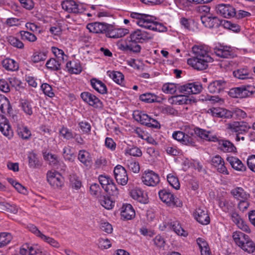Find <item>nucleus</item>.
Segmentation results:
<instances>
[{
  "instance_id": "nucleus-60",
  "label": "nucleus",
  "mask_w": 255,
  "mask_h": 255,
  "mask_svg": "<svg viewBox=\"0 0 255 255\" xmlns=\"http://www.w3.org/2000/svg\"><path fill=\"white\" fill-rule=\"evenodd\" d=\"M21 107L25 113L28 115L32 114V110L30 103L26 100H22L21 103Z\"/></svg>"
},
{
  "instance_id": "nucleus-50",
  "label": "nucleus",
  "mask_w": 255,
  "mask_h": 255,
  "mask_svg": "<svg viewBox=\"0 0 255 255\" xmlns=\"http://www.w3.org/2000/svg\"><path fill=\"white\" fill-rule=\"evenodd\" d=\"M61 63L54 58L49 59L46 63V67L51 70H58L60 68Z\"/></svg>"
},
{
  "instance_id": "nucleus-18",
  "label": "nucleus",
  "mask_w": 255,
  "mask_h": 255,
  "mask_svg": "<svg viewBox=\"0 0 255 255\" xmlns=\"http://www.w3.org/2000/svg\"><path fill=\"white\" fill-rule=\"evenodd\" d=\"M214 52L219 57L222 58H231L234 57V53L231 47L220 46L214 48Z\"/></svg>"
},
{
  "instance_id": "nucleus-29",
  "label": "nucleus",
  "mask_w": 255,
  "mask_h": 255,
  "mask_svg": "<svg viewBox=\"0 0 255 255\" xmlns=\"http://www.w3.org/2000/svg\"><path fill=\"white\" fill-rule=\"evenodd\" d=\"M227 160L234 169L241 171L246 170V166L237 157L234 156L228 157L227 158Z\"/></svg>"
},
{
  "instance_id": "nucleus-19",
  "label": "nucleus",
  "mask_w": 255,
  "mask_h": 255,
  "mask_svg": "<svg viewBox=\"0 0 255 255\" xmlns=\"http://www.w3.org/2000/svg\"><path fill=\"white\" fill-rule=\"evenodd\" d=\"M172 137L185 145H194V144L193 138L181 131H174L172 134Z\"/></svg>"
},
{
  "instance_id": "nucleus-35",
  "label": "nucleus",
  "mask_w": 255,
  "mask_h": 255,
  "mask_svg": "<svg viewBox=\"0 0 255 255\" xmlns=\"http://www.w3.org/2000/svg\"><path fill=\"white\" fill-rule=\"evenodd\" d=\"M197 243L200 248L201 255H211L208 244L205 240L199 238L197 239Z\"/></svg>"
},
{
  "instance_id": "nucleus-11",
  "label": "nucleus",
  "mask_w": 255,
  "mask_h": 255,
  "mask_svg": "<svg viewBox=\"0 0 255 255\" xmlns=\"http://www.w3.org/2000/svg\"><path fill=\"white\" fill-rule=\"evenodd\" d=\"M80 96L82 100L90 106L96 108H100L103 106L102 102L91 93L84 92L81 94Z\"/></svg>"
},
{
  "instance_id": "nucleus-28",
  "label": "nucleus",
  "mask_w": 255,
  "mask_h": 255,
  "mask_svg": "<svg viewBox=\"0 0 255 255\" xmlns=\"http://www.w3.org/2000/svg\"><path fill=\"white\" fill-rule=\"evenodd\" d=\"M135 211L129 204H124L121 211L122 217L126 220H131L135 217Z\"/></svg>"
},
{
  "instance_id": "nucleus-51",
  "label": "nucleus",
  "mask_w": 255,
  "mask_h": 255,
  "mask_svg": "<svg viewBox=\"0 0 255 255\" xmlns=\"http://www.w3.org/2000/svg\"><path fill=\"white\" fill-rule=\"evenodd\" d=\"M7 41L10 45L19 49L24 48V44L17 38L12 36H9L7 37Z\"/></svg>"
},
{
  "instance_id": "nucleus-64",
  "label": "nucleus",
  "mask_w": 255,
  "mask_h": 255,
  "mask_svg": "<svg viewBox=\"0 0 255 255\" xmlns=\"http://www.w3.org/2000/svg\"><path fill=\"white\" fill-rule=\"evenodd\" d=\"M247 163L249 168L255 172V155L250 156L247 159Z\"/></svg>"
},
{
  "instance_id": "nucleus-20",
  "label": "nucleus",
  "mask_w": 255,
  "mask_h": 255,
  "mask_svg": "<svg viewBox=\"0 0 255 255\" xmlns=\"http://www.w3.org/2000/svg\"><path fill=\"white\" fill-rule=\"evenodd\" d=\"M0 131L8 138L13 136V130L7 119L3 116H0Z\"/></svg>"
},
{
  "instance_id": "nucleus-1",
  "label": "nucleus",
  "mask_w": 255,
  "mask_h": 255,
  "mask_svg": "<svg viewBox=\"0 0 255 255\" xmlns=\"http://www.w3.org/2000/svg\"><path fill=\"white\" fill-rule=\"evenodd\" d=\"M192 52L194 56L187 60V63L195 69H206L208 66V63L213 61V59L208 55L205 47L194 46L192 47Z\"/></svg>"
},
{
  "instance_id": "nucleus-3",
  "label": "nucleus",
  "mask_w": 255,
  "mask_h": 255,
  "mask_svg": "<svg viewBox=\"0 0 255 255\" xmlns=\"http://www.w3.org/2000/svg\"><path fill=\"white\" fill-rule=\"evenodd\" d=\"M158 195L160 200L168 206H182V202L179 199L175 198L173 194L165 190L159 191Z\"/></svg>"
},
{
  "instance_id": "nucleus-41",
  "label": "nucleus",
  "mask_w": 255,
  "mask_h": 255,
  "mask_svg": "<svg viewBox=\"0 0 255 255\" xmlns=\"http://www.w3.org/2000/svg\"><path fill=\"white\" fill-rule=\"evenodd\" d=\"M233 74L235 77L241 80H245L247 79L253 78L252 77L250 76V74L249 73L248 71L245 69H241L235 71L233 72Z\"/></svg>"
},
{
  "instance_id": "nucleus-7",
  "label": "nucleus",
  "mask_w": 255,
  "mask_h": 255,
  "mask_svg": "<svg viewBox=\"0 0 255 255\" xmlns=\"http://www.w3.org/2000/svg\"><path fill=\"white\" fill-rule=\"evenodd\" d=\"M228 128L231 132H236L237 134H242L248 132L251 126L244 122H234L227 125Z\"/></svg>"
},
{
  "instance_id": "nucleus-8",
  "label": "nucleus",
  "mask_w": 255,
  "mask_h": 255,
  "mask_svg": "<svg viewBox=\"0 0 255 255\" xmlns=\"http://www.w3.org/2000/svg\"><path fill=\"white\" fill-rule=\"evenodd\" d=\"M202 86L198 83H188L179 87V91L184 94H197L200 93Z\"/></svg>"
},
{
  "instance_id": "nucleus-14",
  "label": "nucleus",
  "mask_w": 255,
  "mask_h": 255,
  "mask_svg": "<svg viewBox=\"0 0 255 255\" xmlns=\"http://www.w3.org/2000/svg\"><path fill=\"white\" fill-rule=\"evenodd\" d=\"M194 216L197 221L201 224L206 225L210 223V219L205 207L197 208L194 213Z\"/></svg>"
},
{
  "instance_id": "nucleus-2",
  "label": "nucleus",
  "mask_w": 255,
  "mask_h": 255,
  "mask_svg": "<svg viewBox=\"0 0 255 255\" xmlns=\"http://www.w3.org/2000/svg\"><path fill=\"white\" fill-rule=\"evenodd\" d=\"M255 93V87L250 85H243L239 87L231 89L229 95L236 98H245L252 96Z\"/></svg>"
},
{
  "instance_id": "nucleus-26",
  "label": "nucleus",
  "mask_w": 255,
  "mask_h": 255,
  "mask_svg": "<svg viewBox=\"0 0 255 255\" xmlns=\"http://www.w3.org/2000/svg\"><path fill=\"white\" fill-rule=\"evenodd\" d=\"M231 218L232 221L242 230L248 233L251 232V230L248 225L243 220L237 212H233L231 214Z\"/></svg>"
},
{
  "instance_id": "nucleus-63",
  "label": "nucleus",
  "mask_w": 255,
  "mask_h": 255,
  "mask_svg": "<svg viewBox=\"0 0 255 255\" xmlns=\"http://www.w3.org/2000/svg\"><path fill=\"white\" fill-rule=\"evenodd\" d=\"M59 132L63 137L66 139H70L74 138V134L66 128L63 127Z\"/></svg>"
},
{
  "instance_id": "nucleus-47",
  "label": "nucleus",
  "mask_w": 255,
  "mask_h": 255,
  "mask_svg": "<svg viewBox=\"0 0 255 255\" xmlns=\"http://www.w3.org/2000/svg\"><path fill=\"white\" fill-rule=\"evenodd\" d=\"M69 179L70 185L72 188L78 190L81 188L82 186V182L79 177L75 174L70 175Z\"/></svg>"
},
{
  "instance_id": "nucleus-46",
  "label": "nucleus",
  "mask_w": 255,
  "mask_h": 255,
  "mask_svg": "<svg viewBox=\"0 0 255 255\" xmlns=\"http://www.w3.org/2000/svg\"><path fill=\"white\" fill-rule=\"evenodd\" d=\"M180 86H177L172 83H168L164 84L162 86V91L167 94H174L177 89H179V87Z\"/></svg>"
},
{
  "instance_id": "nucleus-23",
  "label": "nucleus",
  "mask_w": 255,
  "mask_h": 255,
  "mask_svg": "<svg viewBox=\"0 0 255 255\" xmlns=\"http://www.w3.org/2000/svg\"><path fill=\"white\" fill-rule=\"evenodd\" d=\"M207 113L211 114L213 117L218 118H231L233 116L232 112L221 108L209 109Z\"/></svg>"
},
{
  "instance_id": "nucleus-39",
  "label": "nucleus",
  "mask_w": 255,
  "mask_h": 255,
  "mask_svg": "<svg viewBox=\"0 0 255 255\" xmlns=\"http://www.w3.org/2000/svg\"><path fill=\"white\" fill-rule=\"evenodd\" d=\"M3 67L7 70L15 71L18 69L17 63L13 59L7 58L2 61Z\"/></svg>"
},
{
  "instance_id": "nucleus-43",
  "label": "nucleus",
  "mask_w": 255,
  "mask_h": 255,
  "mask_svg": "<svg viewBox=\"0 0 255 255\" xmlns=\"http://www.w3.org/2000/svg\"><path fill=\"white\" fill-rule=\"evenodd\" d=\"M99 200L101 205L106 209H112L114 206V202L109 196H101Z\"/></svg>"
},
{
  "instance_id": "nucleus-53",
  "label": "nucleus",
  "mask_w": 255,
  "mask_h": 255,
  "mask_svg": "<svg viewBox=\"0 0 255 255\" xmlns=\"http://www.w3.org/2000/svg\"><path fill=\"white\" fill-rule=\"evenodd\" d=\"M66 68L70 73L72 74H79L82 71L80 66L74 64V66L73 64L71 61L66 63Z\"/></svg>"
},
{
  "instance_id": "nucleus-40",
  "label": "nucleus",
  "mask_w": 255,
  "mask_h": 255,
  "mask_svg": "<svg viewBox=\"0 0 255 255\" xmlns=\"http://www.w3.org/2000/svg\"><path fill=\"white\" fill-rule=\"evenodd\" d=\"M92 87L100 94H105L107 92L106 86L101 81H90Z\"/></svg>"
},
{
  "instance_id": "nucleus-31",
  "label": "nucleus",
  "mask_w": 255,
  "mask_h": 255,
  "mask_svg": "<svg viewBox=\"0 0 255 255\" xmlns=\"http://www.w3.org/2000/svg\"><path fill=\"white\" fill-rule=\"evenodd\" d=\"M195 133L201 138L209 141H215L217 137L215 136L210 135V132L199 128L194 129Z\"/></svg>"
},
{
  "instance_id": "nucleus-56",
  "label": "nucleus",
  "mask_w": 255,
  "mask_h": 255,
  "mask_svg": "<svg viewBox=\"0 0 255 255\" xmlns=\"http://www.w3.org/2000/svg\"><path fill=\"white\" fill-rule=\"evenodd\" d=\"M156 96L150 93H146L140 96V100L146 103H153L156 101Z\"/></svg>"
},
{
  "instance_id": "nucleus-48",
  "label": "nucleus",
  "mask_w": 255,
  "mask_h": 255,
  "mask_svg": "<svg viewBox=\"0 0 255 255\" xmlns=\"http://www.w3.org/2000/svg\"><path fill=\"white\" fill-rule=\"evenodd\" d=\"M169 184L174 189L178 190L180 188V183L178 178L172 174H169L167 176Z\"/></svg>"
},
{
  "instance_id": "nucleus-34",
  "label": "nucleus",
  "mask_w": 255,
  "mask_h": 255,
  "mask_svg": "<svg viewBox=\"0 0 255 255\" xmlns=\"http://www.w3.org/2000/svg\"><path fill=\"white\" fill-rule=\"evenodd\" d=\"M225 81H213L208 86L209 91L211 93H219L223 89Z\"/></svg>"
},
{
  "instance_id": "nucleus-21",
  "label": "nucleus",
  "mask_w": 255,
  "mask_h": 255,
  "mask_svg": "<svg viewBox=\"0 0 255 255\" xmlns=\"http://www.w3.org/2000/svg\"><path fill=\"white\" fill-rule=\"evenodd\" d=\"M108 25L109 24L96 22L88 23L86 28L90 32L106 34Z\"/></svg>"
},
{
  "instance_id": "nucleus-13",
  "label": "nucleus",
  "mask_w": 255,
  "mask_h": 255,
  "mask_svg": "<svg viewBox=\"0 0 255 255\" xmlns=\"http://www.w3.org/2000/svg\"><path fill=\"white\" fill-rule=\"evenodd\" d=\"M144 22H140V23L145 28L158 32H164L167 30V28L162 23L154 21L153 17L150 15L148 21Z\"/></svg>"
},
{
  "instance_id": "nucleus-12",
  "label": "nucleus",
  "mask_w": 255,
  "mask_h": 255,
  "mask_svg": "<svg viewBox=\"0 0 255 255\" xmlns=\"http://www.w3.org/2000/svg\"><path fill=\"white\" fill-rule=\"evenodd\" d=\"M128 33V30L125 28H116L112 25L109 24L106 36L112 38H119L125 36Z\"/></svg>"
},
{
  "instance_id": "nucleus-58",
  "label": "nucleus",
  "mask_w": 255,
  "mask_h": 255,
  "mask_svg": "<svg viewBox=\"0 0 255 255\" xmlns=\"http://www.w3.org/2000/svg\"><path fill=\"white\" fill-rule=\"evenodd\" d=\"M107 74L113 80H124V75L119 71H108Z\"/></svg>"
},
{
  "instance_id": "nucleus-61",
  "label": "nucleus",
  "mask_w": 255,
  "mask_h": 255,
  "mask_svg": "<svg viewBox=\"0 0 255 255\" xmlns=\"http://www.w3.org/2000/svg\"><path fill=\"white\" fill-rule=\"evenodd\" d=\"M99 180L102 187L105 189V187L108 186L113 180L108 176L101 175L99 176Z\"/></svg>"
},
{
  "instance_id": "nucleus-55",
  "label": "nucleus",
  "mask_w": 255,
  "mask_h": 255,
  "mask_svg": "<svg viewBox=\"0 0 255 255\" xmlns=\"http://www.w3.org/2000/svg\"><path fill=\"white\" fill-rule=\"evenodd\" d=\"M41 239L54 248H59L60 247V244L58 241L50 237L43 235Z\"/></svg>"
},
{
  "instance_id": "nucleus-49",
  "label": "nucleus",
  "mask_w": 255,
  "mask_h": 255,
  "mask_svg": "<svg viewBox=\"0 0 255 255\" xmlns=\"http://www.w3.org/2000/svg\"><path fill=\"white\" fill-rule=\"evenodd\" d=\"M241 248L245 251L249 253H253L255 250V243L250 240L249 237L248 240H246L243 246H242Z\"/></svg>"
},
{
  "instance_id": "nucleus-59",
  "label": "nucleus",
  "mask_w": 255,
  "mask_h": 255,
  "mask_svg": "<svg viewBox=\"0 0 255 255\" xmlns=\"http://www.w3.org/2000/svg\"><path fill=\"white\" fill-rule=\"evenodd\" d=\"M41 88L43 93L49 97H52L54 96V94L52 92V87L50 85L47 83H43L41 85Z\"/></svg>"
},
{
  "instance_id": "nucleus-17",
  "label": "nucleus",
  "mask_w": 255,
  "mask_h": 255,
  "mask_svg": "<svg viewBox=\"0 0 255 255\" xmlns=\"http://www.w3.org/2000/svg\"><path fill=\"white\" fill-rule=\"evenodd\" d=\"M212 165L217 168V171L222 174L228 175L229 172L225 166L224 159L219 155L214 156L211 160Z\"/></svg>"
},
{
  "instance_id": "nucleus-57",
  "label": "nucleus",
  "mask_w": 255,
  "mask_h": 255,
  "mask_svg": "<svg viewBox=\"0 0 255 255\" xmlns=\"http://www.w3.org/2000/svg\"><path fill=\"white\" fill-rule=\"evenodd\" d=\"M46 58V55L41 52H35L33 53L31 60L34 63H38L41 61H44Z\"/></svg>"
},
{
  "instance_id": "nucleus-36",
  "label": "nucleus",
  "mask_w": 255,
  "mask_h": 255,
  "mask_svg": "<svg viewBox=\"0 0 255 255\" xmlns=\"http://www.w3.org/2000/svg\"><path fill=\"white\" fill-rule=\"evenodd\" d=\"M79 160L86 166H90L92 163V158L90 153L85 150H80L78 154Z\"/></svg>"
},
{
  "instance_id": "nucleus-15",
  "label": "nucleus",
  "mask_w": 255,
  "mask_h": 255,
  "mask_svg": "<svg viewBox=\"0 0 255 255\" xmlns=\"http://www.w3.org/2000/svg\"><path fill=\"white\" fill-rule=\"evenodd\" d=\"M138 43V42L130 40V37H128L126 43L121 44L120 48L123 50H128L134 53H139L141 50V46L137 44Z\"/></svg>"
},
{
  "instance_id": "nucleus-54",
  "label": "nucleus",
  "mask_w": 255,
  "mask_h": 255,
  "mask_svg": "<svg viewBox=\"0 0 255 255\" xmlns=\"http://www.w3.org/2000/svg\"><path fill=\"white\" fill-rule=\"evenodd\" d=\"M20 34L21 38L23 40H26L30 42H34L37 40L36 36L28 31H21Z\"/></svg>"
},
{
  "instance_id": "nucleus-27",
  "label": "nucleus",
  "mask_w": 255,
  "mask_h": 255,
  "mask_svg": "<svg viewBox=\"0 0 255 255\" xmlns=\"http://www.w3.org/2000/svg\"><path fill=\"white\" fill-rule=\"evenodd\" d=\"M62 8L70 13H78L80 12L78 4L73 0H66L61 3Z\"/></svg>"
},
{
  "instance_id": "nucleus-37",
  "label": "nucleus",
  "mask_w": 255,
  "mask_h": 255,
  "mask_svg": "<svg viewBox=\"0 0 255 255\" xmlns=\"http://www.w3.org/2000/svg\"><path fill=\"white\" fill-rule=\"evenodd\" d=\"M133 116L135 120L139 122L141 124L147 126L148 122H150L151 118L145 114L139 113L138 112H134Z\"/></svg>"
},
{
  "instance_id": "nucleus-62",
  "label": "nucleus",
  "mask_w": 255,
  "mask_h": 255,
  "mask_svg": "<svg viewBox=\"0 0 255 255\" xmlns=\"http://www.w3.org/2000/svg\"><path fill=\"white\" fill-rule=\"evenodd\" d=\"M160 112L163 114L170 115H176L177 113V111L170 106L161 107L160 108Z\"/></svg>"
},
{
  "instance_id": "nucleus-10",
  "label": "nucleus",
  "mask_w": 255,
  "mask_h": 255,
  "mask_svg": "<svg viewBox=\"0 0 255 255\" xmlns=\"http://www.w3.org/2000/svg\"><path fill=\"white\" fill-rule=\"evenodd\" d=\"M115 178L118 184L125 185L127 184L128 177L127 171L122 166L118 165L114 169Z\"/></svg>"
},
{
  "instance_id": "nucleus-9",
  "label": "nucleus",
  "mask_w": 255,
  "mask_h": 255,
  "mask_svg": "<svg viewBox=\"0 0 255 255\" xmlns=\"http://www.w3.org/2000/svg\"><path fill=\"white\" fill-rule=\"evenodd\" d=\"M130 40L143 43L152 38V35L145 31L136 29L132 32L129 36Z\"/></svg>"
},
{
  "instance_id": "nucleus-32",
  "label": "nucleus",
  "mask_w": 255,
  "mask_h": 255,
  "mask_svg": "<svg viewBox=\"0 0 255 255\" xmlns=\"http://www.w3.org/2000/svg\"><path fill=\"white\" fill-rule=\"evenodd\" d=\"M219 144L220 145V148L225 152H237V148L229 140H217Z\"/></svg>"
},
{
  "instance_id": "nucleus-5",
  "label": "nucleus",
  "mask_w": 255,
  "mask_h": 255,
  "mask_svg": "<svg viewBox=\"0 0 255 255\" xmlns=\"http://www.w3.org/2000/svg\"><path fill=\"white\" fill-rule=\"evenodd\" d=\"M142 182L149 186H155L160 181L158 175L152 171H145L141 177Z\"/></svg>"
},
{
  "instance_id": "nucleus-52",
  "label": "nucleus",
  "mask_w": 255,
  "mask_h": 255,
  "mask_svg": "<svg viewBox=\"0 0 255 255\" xmlns=\"http://www.w3.org/2000/svg\"><path fill=\"white\" fill-rule=\"evenodd\" d=\"M11 235L9 233H1L0 234V248L8 244L11 240Z\"/></svg>"
},
{
  "instance_id": "nucleus-44",
  "label": "nucleus",
  "mask_w": 255,
  "mask_h": 255,
  "mask_svg": "<svg viewBox=\"0 0 255 255\" xmlns=\"http://www.w3.org/2000/svg\"><path fill=\"white\" fill-rule=\"evenodd\" d=\"M29 165L30 167L37 168L41 166V163L37 157V155L34 153H30L28 155Z\"/></svg>"
},
{
  "instance_id": "nucleus-30",
  "label": "nucleus",
  "mask_w": 255,
  "mask_h": 255,
  "mask_svg": "<svg viewBox=\"0 0 255 255\" xmlns=\"http://www.w3.org/2000/svg\"><path fill=\"white\" fill-rule=\"evenodd\" d=\"M131 197L139 202L145 204L147 202V198L143 192L139 188H135L130 192Z\"/></svg>"
},
{
  "instance_id": "nucleus-38",
  "label": "nucleus",
  "mask_w": 255,
  "mask_h": 255,
  "mask_svg": "<svg viewBox=\"0 0 255 255\" xmlns=\"http://www.w3.org/2000/svg\"><path fill=\"white\" fill-rule=\"evenodd\" d=\"M130 17L133 18L137 19L136 23L140 27H143V25H141L140 22H145L146 23L148 19L150 18V15L145 14H142L137 12H131L130 13Z\"/></svg>"
},
{
  "instance_id": "nucleus-16",
  "label": "nucleus",
  "mask_w": 255,
  "mask_h": 255,
  "mask_svg": "<svg viewBox=\"0 0 255 255\" xmlns=\"http://www.w3.org/2000/svg\"><path fill=\"white\" fill-rule=\"evenodd\" d=\"M201 20L205 27L210 28L218 27L222 23L217 16L202 15L201 16Z\"/></svg>"
},
{
  "instance_id": "nucleus-22",
  "label": "nucleus",
  "mask_w": 255,
  "mask_h": 255,
  "mask_svg": "<svg viewBox=\"0 0 255 255\" xmlns=\"http://www.w3.org/2000/svg\"><path fill=\"white\" fill-rule=\"evenodd\" d=\"M12 109L9 101L4 96L0 95V112L5 115L12 116L14 119L15 116L12 115Z\"/></svg>"
},
{
  "instance_id": "nucleus-6",
  "label": "nucleus",
  "mask_w": 255,
  "mask_h": 255,
  "mask_svg": "<svg viewBox=\"0 0 255 255\" xmlns=\"http://www.w3.org/2000/svg\"><path fill=\"white\" fill-rule=\"evenodd\" d=\"M47 179L49 184L54 188H60L64 184V178L57 172L48 171Z\"/></svg>"
},
{
  "instance_id": "nucleus-25",
  "label": "nucleus",
  "mask_w": 255,
  "mask_h": 255,
  "mask_svg": "<svg viewBox=\"0 0 255 255\" xmlns=\"http://www.w3.org/2000/svg\"><path fill=\"white\" fill-rule=\"evenodd\" d=\"M167 227L172 229L178 235L185 236L184 234L185 231L182 229L179 222L178 221H173L167 224L163 223V226L160 225L159 227L161 230H163Z\"/></svg>"
},
{
  "instance_id": "nucleus-4",
  "label": "nucleus",
  "mask_w": 255,
  "mask_h": 255,
  "mask_svg": "<svg viewBox=\"0 0 255 255\" xmlns=\"http://www.w3.org/2000/svg\"><path fill=\"white\" fill-rule=\"evenodd\" d=\"M217 13L226 18H230L236 15L235 8L230 4H220L216 6Z\"/></svg>"
},
{
  "instance_id": "nucleus-45",
  "label": "nucleus",
  "mask_w": 255,
  "mask_h": 255,
  "mask_svg": "<svg viewBox=\"0 0 255 255\" xmlns=\"http://www.w3.org/2000/svg\"><path fill=\"white\" fill-rule=\"evenodd\" d=\"M105 191L110 196L113 197H118L119 195V190L116 184L112 181L110 184L105 187Z\"/></svg>"
},
{
  "instance_id": "nucleus-33",
  "label": "nucleus",
  "mask_w": 255,
  "mask_h": 255,
  "mask_svg": "<svg viewBox=\"0 0 255 255\" xmlns=\"http://www.w3.org/2000/svg\"><path fill=\"white\" fill-rule=\"evenodd\" d=\"M249 236L241 232H236L233 233V238L236 244L240 247H242Z\"/></svg>"
},
{
  "instance_id": "nucleus-42",
  "label": "nucleus",
  "mask_w": 255,
  "mask_h": 255,
  "mask_svg": "<svg viewBox=\"0 0 255 255\" xmlns=\"http://www.w3.org/2000/svg\"><path fill=\"white\" fill-rule=\"evenodd\" d=\"M52 52L58 59V61L60 63H64L67 60V56L64 54V51L55 47H52Z\"/></svg>"
},
{
  "instance_id": "nucleus-24",
  "label": "nucleus",
  "mask_w": 255,
  "mask_h": 255,
  "mask_svg": "<svg viewBox=\"0 0 255 255\" xmlns=\"http://www.w3.org/2000/svg\"><path fill=\"white\" fill-rule=\"evenodd\" d=\"M231 194L237 200H249L250 194L241 187H236L231 191Z\"/></svg>"
}]
</instances>
